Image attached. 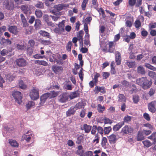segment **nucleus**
Segmentation results:
<instances>
[{
    "label": "nucleus",
    "instance_id": "nucleus-1",
    "mask_svg": "<svg viewBox=\"0 0 156 156\" xmlns=\"http://www.w3.org/2000/svg\"><path fill=\"white\" fill-rule=\"evenodd\" d=\"M136 82L137 84L141 86L144 90L150 88L152 84L151 80H149L146 77H142L137 79Z\"/></svg>",
    "mask_w": 156,
    "mask_h": 156
},
{
    "label": "nucleus",
    "instance_id": "nucleus-52",
    "mask_svg": "<svg viewBox=\"0 0 156 156\" xmlns=\"http://www.w3.org/2000/svg\"><path fill=\"white\" fill-rule=\"evenodd\" d=\"M95 74L94 75V78L93 79V80L94 81L95 83H97L98 82V79L100 75L99 73H98L97 72L95 73Z\"/></svg>",
    "mask_w": 156,
    "mask_h": 156
},
{
    "label": "nucleus",
    "instance_id": "nucleus-13",
    "mask_svg": "<svg viewBox=\"0 0 156 156\" xmlns=\"http://www.w3.org/2000/svg\"><path fill=\"white\" fill-rule=\"evenodd\" d=\"M43 19L47 23V25L49 26H51L52 27H54L55 25L50 20L49 16L48 15H45L43 16Z\"/></svg>",
    "mask_w": 156,
    "mask_h": 156
},
{
    "label": "nucleus",
    "instance_id": "nucleus-41",
    "mask_svg": "<svg viewBox=\"0 0 156 156\" xmlns=\"http://www.w3.org/2000/svg\"><path fill=\"white\" fill-rule=\"evenodd\" d=\"M107 142V140L106 137H102L101 145L103 147H105L106 146V144Z\"/></svg>",
    "mask_w": 156,
    "mask_h": 156
},
{
    "label": "nucleus",
    "instance_id": "nucleus-35",
    "mask_svg": "<svg viewBox=\"0 0 156 156\" xmlns=\"http://www.w3.org/2000/svg\"><path fill=\"white\" fill-rule=\"evenodd\" d=\"M65 7V4H58L57 5H55L54 6V8L60 11L62 9Z\"/></svg>",
    "mask_w": 156,
    "mask_h": 156
},
{
    "label": "nucleus",
    "instance_id": "nucleus-11",
    "mask_svg": "<svg viewBox=\"0 0 156 156\" xmlns=\"http://www.w3.org/2000/svg\"><path fill=\"white\" fill-rule=\"evenodd\" d=\"M115 59L117 65H119L121 64L122 60L121 54L118 51H116L115 53Z\"/></svg>",
    "mask_w": 156,
    "mask_h": 156
},
{
    "label": "nucleus",
    "instance_id": "nucleus-12",
    "mask_svg": "<svg viewBox=\"0 0 156 156\" xmlns=\"http://www.w3.org/2000/svg\"><path fill=\"white\" fill-rule=\"evenodd\" d=\"M8 30L11 33L17 35L18 34V31L17 30V27L15 26H8Z\"/></svg>",
    "mask_w": 156,
    "mask_h": 156
},
{
    "label": "nucleus",
    "instance_id": "nucleus-64",
    "mask_svg": "<svg viewBox=\"0 0 156 156\" xmlns=\"http://www.w3.org/2000/svg\"><path fill=\"white\" fill-rule=\"evenodd\" d=\"M14 4L11 3L9 4V3L5 8L9 10H13L14 8Z\"/></svg>",
    "mask_w": 156,
    "mask_h": 156
},
{
    "label": "nucleus",
    "instance_id": "nucleus-19",
    "mask_svg": "<svg viewBox=\"0 0 156 156\" xmlns=\"http://www.w3.org/2000/svg\"><path fill=\"white\" fill-rule=\"evenodd\" d=\"M124 125L123 122H120L114 125L113 127V130L115 132L119 131L122 127Z\"/></svg>",
    "mask_w": 156,
    "mask_h": 156
},
{
    "label": "nucleus",
    "instance_id": "nucleus-38",
    "mask_svg": "<svg viewBox=\"0 0 156 156\" xmlns=\"http://www.w3.org/2000/svg\"><path fill=\"white\" fill-rule=\"evenodd\" d=\"M156 134V132L153 133L151 135L148 137V138L151 140H153L154 141V144H156V138L155 137V135Z\"/></svg>",
    "mask_w": 156,
    "mask_h": 156
},
{
    "label": "nucleus",
    "instance_id": "nucleus-3",
    "mask_svg": "<svg viewBox=\"0 0 156 156\" xmlns=\"http://www.w3.org/2000/svg\"><path fill=\"white\" fill-rule=\"evenodd\" d=\"M30 96L31 99L35 100L39 97V89L36 87H34L30 92Z\"/></svg>",
    "mask_w": 156,
    "mask_h": 156
},
{
    "label": "nucleus",
    "instance_id": "nucleus-57",
    "mask_svg": "<svg viewBox=\"0 0 156 156\" xmlns=\"http://www.w3.org/2000/svg\"><path fill=\"white\" fill-rule=\"evenodd\" d=\"M88 0H83L81 5L82 9L83 10H85L86 4L88 2Z\"/></svg>",
    "mask_w": 156,
    "mask_h": 156
},
{
    "label": "nucleus",
    "instance_id": "nucleus-39",
    "mask_svg": "<svg viewBox=\"0 0 156 156\" xmlns=\"http://www.w3.org/2000/svg\"><path fill=\"white\" fill-rule=\"evenodd\" d=\"M72 45V41H69L66 46V49L67 51L70 52L71 51Z\"/></svg>",
    "mask_w": 156,
    "mask_h": 156
},
{
    "label": "nucleus",
    "instance_id": "nucleus-32",
    "mask_svg": "<svg viewBox=\"0 0 156 156\" xmlns=\"http://www.w3.org/2000/svg\"><path fill=\"white\" fill-rule=\"evenodd\" d=\"M85 105L84 103L82 102H80L77 103L75 106L74 108L76 109L83 108Z\"/></svg>",
    "mask_w": 156,
    "mask_h": 156
},
{
    "label": "nucleus",
    "instance_id": "nucleus-7",
    "mask_svg": "<svg viewBox=\"0 0 156 156\" xmlns=\"http://www.w3.org/2000/svg\"><path fill=\"white\" fill-rule=\"evenodd\" d=\"M16 65L20 67H24L27 65V62L23 58H20L16 59L15 60Z\"/></svg>",
    "mask_w": 156,
    "mask_h": 156
},
{
    "label": "nucleus",
    "instance_id": "nucleus-51",
    "mask_svg": "<svg viewBox=\"0 0 156 156\" xmlns=\"http://www.w3.org/2000/svg\"><path fill=\"white\" fill-rule=\"evenodd\" d=\"M41 43L44 45H48L50 44L52 42L50 40H41Z\"/></svg>",
    "mask_w": 156,
    "mask_h": 156
},
{
    "label": "nucleus",
    "instance_id": "nucleus-14",
    "mask_svg": "<svg viewBox=\"0 0 156 156\" xmlns=\"http://www.w3.org/2000/svg\"><path fill=\"white\" fill-rule=\"evenodd\" d=\"M48 98H49L48 92L42 95L40 97V104L41 105H43Z\"/></svg>",
    "mask_w": 156,
    "mask_h": 156
},
{
    "label": "nucleus",
    "instance_id": "nucleus-15",
    "mask_svg": "<svg viewBox=\"0 0 156 156\" xmlns=\"http://www.w3.org/2000/svg\"><path fill=\"white\" fill-rule=\"evenodd\" d=\"M20 9L26 14H30L31 13L30 9L27 5H22L20 6Z\"/></svg>",
    "mask_w": 156,
    "mask_h": 156
},
{
    "label": "nucleus",
    "instance_id": "nucleus-30",
    "mask_svg": "<svg viewBox=\"0 0 156 156\" xmlns=\"http://www.w3.org/2000/svg\"><path fill=\"white\" fill-rule=\"evenodd\" d=\"M59 94L58 91H52L50 93H49V98H52L56 97L58 96Z\"/></svg>",
    "mask_w": 156,
    "mask_h": 156
},
{
    "label": "nucleus",
    "instance_id": "nucleus-47",
    "mask_svg": "<svg viewBox=\"0 0 156 156\" xmlns=\"http://www.w3.org/2000/svg\"><path fill=\"white\" fill-rule=\"evenodd\" d=\"M144 66L147 68L153 71H154L156 70V68L155 67L148 63H145Z\"/></svg>",
    "mask_w": 156,
    "mask_h": 156
},
{
    "label": "nucleus",
    "instance_id": "nucleus-43",
    "mask_svg": "<svg viewBox=\"0 0 156 156\" xmlns=\"http://www.w3.org/2000/svg\"><path fill=\"white\" fill-rule=\"evenodd\" d=\"M35 14L37 18H40L42 16V12L40 10L37 9L35 11Z\"/></svg>",
    "mask_w": 156,
    "mask_h": 156
},
{
    "label": "nucleus",
    "instance_id": "nucleus-5",
    "mask_svg": "<svg viewBox=\"0 0 156 156\" xmlns=\"http://www.w3.org/2000/svg\"><path fill=\"white\" fill-rule=\"evenodd\" d=\"M51 70L55 74L59 75L62 73L63 68L62 66L54 65L52 66Z\"/></svg>",
    "mask_w": 156,
    "mask_h": 156
},
{
    "label": "nucleus",
    "instance_id": "nucleus-59",
    "mask_svg": "<svg viewBox=\"0 0 156 156\" xmlns=\"http://www.w3.org/2000/svg\"><path fill=\"white\" fill-rule=\"evenodd\" d=\"M104 123L105 124H111L112 123V120L107 117H105L104 119Z\"/></svg>",
    "mask_w": 156,
    "mask_h": 156
},
{
    "label": "nucleus",
    "instance_id": "nucleus-18",
    "mask_svg": "<svg viewBox=\"0 0 156 156\" xmlns=\"http://www.w3.org/2000/svg\"><path fill=\"white\" fill-rule=\"evenodd\" d=\"M109 49L108 52L110 53H113L115 51V44L113 41H110L108 43Z\"/></svg>",
    "mask_w": 156,
    "mask_h": 156
},
{
    "label": "nucleus",
    "instance_id": "nucleus-21",
    "mask_svg": "<svg viewBox=\"0 0 156 156\" xmlns=\"http://www.w3.org/2000/svg\"><path fill=\"white\" fill-rule=\"evenodd\" d=\"M145 138V136L141 130H139L137 135V141H141Z\"/></svg>",
    "mask_w": 156,
    "mask_h": 156
},
{
    "label": "nucleus",
    "instance_id": "nucleus-9",
    "mask_svg": "<svg viewBox=\"0 0 156 156\" xmlns=\"http://www.w3.org/2000/svg\"><path fill=\"white\" fill-rule=\"evenodd\" d=\"M156 101H151L148 105V108L149 110L152 113H154L156 111L155 106Z\"/></svg>",
    "mask_w": 156,
    "mask_h": 156
},
{
    "label": "nucleus",
    "instance_id": "nucleus-10",
    "mask_svg": "<svg viewBox=\"0 0 156 156\" xmlns=\"http://www.w3.org/2000/svg\"><path fill=\"white\" fill-rule=\"evenodd\" d=\"M109 143L111 144H115L117 140V138L116 135L114 134H112L109 136H107Z\"/></svg>",
    "mask_w": 156,
    "mask_h": 156
},
{
    "label": "nucleus",
    "instance_id": "nucleus-6",
    "mask_svg": "<svg viewBox=\"0 0 156 156\" xmlns=\"http://www.w3.org/2000/svg\"><path fill=\"white\" fill-rule=\"evenodd\" d=\"M12 95L16 102L19 104L21 103L22 96L21 92L18 91H15L13 93Z\"/></svg>",
    "mask_w": 156,
    "mask_h": 156
},
{
    "label": "nucleus",
    "instance_id": "nucleus-61",
    "mask_svg": "<svg viewBox=\"0 0 156 156\" xmlns=\"http://www.w3.org/2000/svg\"><path fill=\"white\" fill-rule=\"evenodd\" d=\"M135 26L136 28H139L141 26V23L139 20H136L134 23Z\"/></svg>",
    "mask_w": 156,
    "mask_h": 156
},
{
    "label": "nucleus",
    "instance_id": "nucleus-36",
    "mask_svg": "<svg viewBox=\"0 0 156 156\" xmlns=\"http://www.w3.org/2000/svg\"><path fill=\"white\" fill-rule=\"evenodd\" d=\"M9 143L11 146L14 147H18V144L14 140L12 139L9 140Z\"/></svg>",
    "mask_w": 156,
    "mask_h": 156
},
{
    "label": "nucleus",
    "instance_id": "nucleus-4",
    "mask_svg": "<svg viewBox=\"0 0 156 156\" xmlns=\"http://www.w3.org/2000/svg\"><path fill=\"white\" fill-rule=\"evenodd\" d=\"M133 131V129L131 126L126 125L122 128L120 133L123 136H125L132 133Z\"/></svg>",
    "mask_w": 156,
    "mask_h": 156
},
{
    "label": "nucleus",
    "instance_id": "nucleus-54",
    "mask_svg": "<svg viewBox=\"0 0 156 156\" xmlns=\"http://www.w3.org/2000/svg\"><path fill=\"white\" fill-rule=\"evenodd\" d=\"M15 78V76L10 74H8L6 77L7 80H8L9 82H11Z\"/></svg>",
    "mask_w": 156,
    "mask_h": 156
},
{
    "label": "nucleus",
    "instance_id": "nucleus-53",
    "mask_svg": "<svg viewBox=\"0 0 156 156\" xmlns=\"http://www.w3.org/2000/svg\"><path fill=\"white\" fill-rule=\"evenodd\" d=\"M148 76L151 78L154 79H156V73L153 71H149L148 72Z\"/></svg>",
    "mask_w": 156,
    "mask_h": 156
},
{
    "label": "nucleus",
    "instance_id": "nucleus-49",
    "mask_svg": "<svg viewBox=\"0 0 156 156\" xmlns=\"http://www.w3.org/2000/svg\"><path fill=\"white\" fill-rule=\"evenodd\" d=\"M19 87L22 89H24L26 88V86L24 84L23 81L21 80L19 81Z\"/></svg>",
    "mask_w": 156,
    "mask_h": 156
},
{
    "label": "nucleus",
    "instance_id": "nucleus-16",
    "mask_svg": "<svg viewBox=\"0 0 156 156\" xmlns=\"http://www.w3.org/2000/svg\"><path fill=\"white\" fill-rule=\"evenodd\" d=\"M126 27H131L133 22V17L131 16H127L126 19Z\"/></svg>",
    "mask_w": 156,
    "mask_h": 156
},
{
    "label": "nucleus",
    "instance_id": "nucleus-48",
    "mask_svg": "<svg viewBox=\"0 0 156 156\" xmlns=\"http://www.w3.org/2000/svg\"><path fill=\"white\" fill-rule=\"evenodd\" d=\"M35 6L38 8L43 9L44 8V5L42 2H38L35 5Z\"/></svg>",
    "mask_w": 156,
    "mask_h": 156
},
{
    "label": "nucleus",
    "instance_id": "nucleus-17",
    "mask_svg": "<svg viewBox=\"0 0 156 156\" xmlns=\"http://www.w3.org/2000/svg\"><path fill=\"white\" fill-rule=\"evenodd\" d=\"M81 129L82 130H84L85 133H89L91 129V126L87 125V124H84L81 127Z\"/></svg>",
    "mask_w": 156,
    "mask_h": 156
},
{
    "label": "nucleus",
    "instance_id": "nucleus-42",
    "mask_svg": "<svg viewBox=\"0 0 156 156\" xmlns=\"http://www.w3.org/2000/svg\"><path fill=\"white\" fill-rule=\"evenodd\" d=\"M133 102L135 104H137L139 101L140 97L139 95H135L133 96Z\"/></svg>",
    "mask_w": 156,
    "mask_h": 156
},
{
    "label": "nucleus",
    "instance_id": "nucleus-34",
    "mask_svg": "<svg viewBox=\"0 0 156 156\" xmlns=\"http://www.w3.org/2000/svg\"><path fill=\"white\" fill-rule=\"evenodd\" d=\"M105 106H102L101 105L99 104L98 105L97 110L98 112L100 113H103L105 110Z\"/></svg>",
    "mask_w": 156,
    "mask_h": 156
},
{
    "label": "nucleus",
    "instance_id": "nucleus-60",
    "mask_svg": "<svg viewBox=\"0 0 156 156\" xmlns=\"http://www.w3.org/2000/svg\"><path fill=\"white\" fill-rule=\"evenodd\" d=\"M145 136H148L152 132L151 130H147L143 129L141 130Z\"/></svg>",
    "mask_w": 156,
    "mask_h": 156
},
{
    "label": "nucleus",
    "instance_id": "nucleus-26",
    "mask_svg": "<svg viewBox=\"0 0 156 156\" xmlns=\"http://www.w3.org/2000/svg\"><path fill=\"white\" fill-rule=\"evenodd\" d=\"M137 72L138 73L142 75H144L146 73L144 68L142 66L138 67L137 68Z\"/></svg>",
    "mask_w": 156,
    "mask_h": 156
},
{
    "label": "nucleus",
    "instance_id": "nucleus-29",
    "mask_svg": "<svg viewBox=\"0 0 156 156\" xmlns=\"http://www.w3.org/2000/svg\"><path fill=\"white\" fill-rule=\"evenodd\" d=\"M32 136L31 133L29 135L23 134L22 136V139L23 140H25L27 142H29L31 139V137Z\"/></svg>",
    "mask_w": 156,
    "mask_h": 156
},
{
    "label": "nucleus",
    "instance_id": "nucleus-20",
    "mask_svg": "<svg viewBox=\"0 0 156 156\" xmlns=\"http://www.w3.org/2000/svg\"><path fill=\"white\" fill-rule=\"evenodd\" d=\"M79 95L80 94L78 90L71 92L70 94L68 95L69 97L71 100L78 97L79 96Z\"/></svg>",
    "mask_w": 156,
    "mask_h": 156
},
{
    "label": "nucleus",
    "instance_id": "nucleus-44",
    "mask_svg": "<svg viewBox=\"0 0 156 156\" xmlns=\"http://www.w3.org/2000/svg\"><path fill=\"white\" fill-rule=\"evenodd\" d=\"M100 139V136L98 133H97L95 136V138L93 140V143L95 142L96 144L99 143Z\"/></svg>",
    "mask_w": 156,
    "mask_h": 156
},
{
    "label": "nucleus",
    "instance_id": "nucleus-63",
    "mask_svg": "<svg viewBox=\"0 0 156 156\" xmlns=\"http://www.w3.org/2000/svg\"><path fill=\"white\" fill-rule=\"evenodd\" d=\"M121 83L124 87H128L130 86L129 83L126 80H123L121 82Z\"/></svg>",
    "mask_w": 156,
    "mask_h": 156
},
{
    "label": "nucleus",
    "instance_id": "nucleus-23",
    "mask_svg": "<svg viewBox=\"0 0 156 156\" xmlns=\"http://www.w3.org/2000/svg\"><path fill=\"white\" fill-rule=\"evenodd\" d=\"M94 91L95 94H97L99 92H100L102 94H105L106 93L105 87H98V86H96L95 88Z\"/></svg>",
    "mask_w": 156,
    "mask_h": 156
},
{
    "label": "nucleus",
    "instance_id": "nucleus-40",
    "mask_svg": "<svg viewBox=\"0 0 156 156\" xmlns=\"http://www.w3.org/2000/svg\"><path fill=\"white\" fill-rule=\"evenodd\" d=\"M112 128L110 126L104 128V133L105 134H108L112 131Z\"/></svg>",
    "mask_w": 156,
    "mask_h": 156
},
{
    "label": "nucleus",
    "instance_id": "nucleus-2",
    "mask_svg": "<svg viewBox=\"0 0 156 156\" xmlns=\"http://www.w3.org/2000/svg\"><path fill=\"white\" fill-rule=\"evenodd\" d=\"M65 21V20H63L62 22L59 23L57 24L58 27H55L54 30L55 33L59 34L64 31Z\"/></svg>",
    "mask_w": 156,
    "mask_h": 156
},
{
    "label": "nucleus",
    "instance_id": "nucleus-45",
    "mask_svg": "<svg viewBox=\"0 0 156 156\" xmlns=\"http://www.w3.org/2000/svg\"><path fill=\"white\" fill-rule=\"evenodd\" d=\"M126 65L129 68H133L135 65V62H130L127 61L126 63Z\"/></svg>",
    "mask_w": 156,
    "mask_h": 156
},
{
    "label": "nucleus",
    "instance_id": "nucleus-37",
    "mask_svg": "<svg viewBox=\"0 0 156 156\" xmlns=\"http://www.w3.org/2000/svg\"><path fill=\"white\" fill-rule=\"evenodd\" d=\"M132 117L128 115L125 116L123 118V121L122 122H123L125 124V122L129 123L131 120Z\"/></svg>",
    "mask_w": 156,
    "mask_h": 156
},
{
    "label": "nucleus",
    "instance_id": "nucleus-22",
    "mask_svg": "<svg viewBox=\"0 0 156 156\" xmlns=\"http://www.w3.org/2000/svg\"><path fill=\"white\" fill-rule=\"evenodd\" d=\"M84 135H77L76 143L78 144H80L82 143H83L84 141Z\"/></svg>",
    "mask_w": 156,
    "mask_h": 156
},
{
    "label": "nucleus",
    "instance_id": "nucleus-58",
    "mask_svg": "<svg viewBox=\"0 0 156 156\" xmlns=\"http://www.w3.org/2000/svg\"><path fill=\"white\" fill-rule=\"evenodd\" d=\"M97 131L98 133H99L101 135H102L104 133V129L100 126L97 127Z\"/></svg>",
    "mask_w": 156,
    "mask_h": 156
},
{
    "label": "nucleus",
    "instance_id": "nucleus-33",
    "mask_svg": "<svg viewBox=\"0 0 156 156\" xmlns=\"http://www.w3.org/2000/svg\"><path fill=\"white\" fill-rule=\"evenodd\" d=\"M35 105V103L33 101H30L28 102L26 105V107L27 110L30 109Z\"/></svg>",
    "mask_w": 156,
    "mask_h": 156
},
{
    "label": "nucleus",
    "instance_id": "nucleus-55",
    "mask_svg": "<svg viewBox=\"0 0 156 156\" xmlns=\"http://www.w3.org/2000/svg\"><path fill=\"white\" fill-rule=\"evenodd\" d=\"M142 142L144 145L147 147L151 146L152 145L151 142L148 140H146L143 141Z\"/></svg>",
    "mask_w": 156,
    "mask_h": 156
},
{
    "label": "nucleus",
    "instance_id": "nucleus-25",
    "mask_svg": "<svg viewBox=\"0 0 156 156\" xmlns=\"http://www.w3.org/2000/svg\"><path fill=\"white\" fill-rule=\"evenodd\" d=\"M74 107H71L66 112V115L67 116H70L71 115H73L76 112V111L74 109Z\"/></svg>",
    "mask_w": 156,
    "mask_h": 156
},
{
    "label": "nucleus",
    "instance_id": "nucleus-31",
    "mask_svg": "<svg viewBox=\"0 0 156 156\" xmlns=\"http://www.w3.org/2000/svg\"><path fill=\"white\" fill-rule=\"evenodd\" d=\"M41 22L39 19H36L34 24L35 28L36 29H39L41 26Z\"/></svg>",
    "mask_w": 156,
    "mask_h": 156
},
{
    "label": "nucleus",
    "instance_id": "nucleus-8",
    "mask_svg": "<svg viewBox=\"0 0 156 156\" xmlns=\"http://www.w3.org/2000/svg\"><path fill=\"white\" fill-rule=\"evenodd\" d=\"M69 98V96L67 93H62L58 97V101L61 103H64Z\"/></svg>",
    "mask_w": 156,
    "mask_h": 156
},
{
    "label": "nucleus",
    "instance_id": "nucleus-28",
    "mask_svg": "<svg viewBox=\"0 0 156 156\" xmlns=\"http://www.w3.org/2000/svg\"><path fill=\"white\" fill-rule=\"evenodd\" d=\"M20 17L22 22L23 23V26L24 27H26L28 26V24L27 22L26 19L24 15L22 14H21Z\"/></svg>",
    "mask_w": 156,
    "mask_h": 156
},
{
    "label": "nucleus",
    "instance_id": "nucleus-50",
    "mask_svg": "<svg viewBox=\"0 0 156 156\" xmlns=\"http://www.w3.org/2000/svg\"><path fill=\"white\" fill-rule=\"evenodd\" d=\"M118 97L119 98L118 101L120 102H122L123 101H126V98L123 94H119Z\"/></svg>",
    "mask_w": 156,
    "mask_h": 156
},
{
    "label": "nucleus",
    "instance_id": "nucleus-56",
    "mask_svg": "<svg viewBox=\"0 0 156 156\" xmlns=\"http://www.w3.org/2000/svg\"><path fill=\"white\" fill-rule=\"evenodd\" d=\"M97 130V126L96 125H94L91 131V134L92 135H95Z\"/></svg>",
    "mask_w": 156,
    "mask_h": 156
},
{
    "label": "nucleus",
    "instance_id": "nucleus-62",
    "mask_svg": "<svg viewBox=\"0 0 156 156\" xmlns=\"http://www.w3.org/2000/svg\"><path fill=\"white\" fill-rule=\"evenodd\" d=\"M84 30L86 34V35H85V36L87 35V36H88V37L89 36V35L88 34V27L87 24L86 23H85L84 24Z\"/></svg>",
    "mask_w": 156,
    "mask_h": 156
},
{
    "label": "nucleus",
    "instance_id": "nucleus-46",
    "mask_svg": "<svg viewBox=\"0 0 156 156\" xmlns=\"http://www.w3.org/2000/svg\"><path fill=\"white\" fill-rule=\"evenodd\" d=\"M100 15H101L102 17L103 18H105L106 17L105 12L104 9L102 8H98L97 10Z\"/></svg>",
    "mask_w": 156,
    "mask_h": 156
},
{
    "label": "nucleus",
    "instance_id": "nucleus-24",
    "mask_svg": "<svg viewBox=\"0 0 156 156\" xmlns=\"http://www.w3.org/2000/svg\"><path fill=\"white\" fill-rule=\"evenodd\" d=\"M39 33L42 36L46 37L49 39L51 38L50 34L45 31L41 30Z\"/></svg>",
    "mask_w": 156,
    "mask_h": 156
},
{
    "label": "nucleus",
    "instance_id": "nucleus-27",
    "mask_svg": "<svg viewBox=\"0 0 156 156\" xmlns=\"http://www.w3.org/2000/svg\"><path fill=\"white\" fill-rule=\"evenodd\" d=\"M35 63L40 65H43L44 66H48V63L45 61L43 60H36L35 61Z\"/></svg>",
    "mask_w": 156,
    "mask_h": 156
}]
</instances>
